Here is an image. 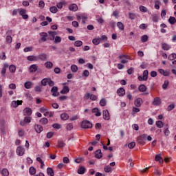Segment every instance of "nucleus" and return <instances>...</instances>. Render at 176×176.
Instances as JSON below:
<instances>
[{
    "mask_svg": "<svg viewBox=\"0 0 176 176\" xmlns=\"http://www.w3.org/2000/svg\"><path fill=\"white\" fill-rule=\"evenodd\" d=\"M82 129H91L93 127V123L91 122L85 120L81 122Z\"/></svg>",
    "mask_w": 176,
    "mask_h": 176,
    "instance_id": "1",
    "label": "nucleus"
},
{
    "mask_svg": "<svg viewBox=\"0 0 176 176\" xmlns=\"http://www.w3.org/2000/svg\"><path fill=\"white\" fill-rule=\"evenodd\" d=\"M85 100H89V98L92 101H96L97 100V96L93 95L90 93H87L84 96Z\"/></svg>",
    "mask_w": 176,
    "mask_h": 176,
    "instance_id": "2",
    "label": "nucleus"
},
{
    "mask_svg": "<svg viewBox=\"0 0 176 176\" xmlns=\"http://www.w3.org/2000/svg\"><path fill=\"white\" fill-rule=\"evenodd\" d=\"M146 137H147V135L146 134H143V135H141L140 136L138 137V144H143L145 142V141H146Z\"/></svg>",
    "mask_w": 176,
    "mask_h": 176,
    "instance_id": "3",
    "label": "nucleus"
},
{
    "mask_svg": "<svg viewBox=\"0 0 176 176\" xmlns=\"http://www.w3.org/2000/svg\"><path fill=\"white\" fill-rule=\"evenodd\" d=\"M51 93H52L53 97H58V96H60V92H58V87H52Z\"/></svg>",
    "mask_w": 176,
    "mask_h": 176,
    "instance_id": "4",
    "label": "nucleus"
},
{
    "mask_svg": "<svg viewBox=\"0 0 176 176\" xmlns=\"http://www.w3.org/2000/svg\"><path fill=\"white\" fill-rule=\"evenodd\" d=\"M39 35L41 36V42H46V41H47V39H49V38H47V36H48L47 33H46V32H41L39 34Z\"/></svg>",
    "mask_w": 176,
    "mask_h": 176,
    "instance_id": "5",
    "label": "nucleus"
},
{
    "mask_svg": "<svg viewBox=\"0 0 176 176\" xmlns=\"http://www.w3.org/2000/svg\"><path fill=\"white\" fill-rule=\"evenodd\" d=\"M26 13L27 10L24 9H21L19 11V14H21V16L24 20H27V19H28V14H26Z\"/></svg>",
    "mask_w": 176,
    "mask_h": 176,
    "instance_id": "6",
    "label": "nucleus"
},
{
    "mask_svg": "<svg viewBox=\"0 0 176 176\" xmlns=\"http://www.w3.org/2000/svg\"><path fill=\"white\" fill-rule=\"evenodd\" d=\"M24 152H25V150L21 146L16 148V153L19 156H23V155H24Z\"/></svg>",
    "mask_w": 176,
    "mask_h": 176,
    "instance_id": "7",
    "label": "nucleus"
},
{
    "mask_svg": "<svg viewBox=\"0 0 176 176\" xmlns=\"http://www.w3.org/2000/svg\"><path fill=\"white\" fill-rule=\"evenodd\" d=\"M37 58L41 61H46L47 60V55L45 53H41L37 56Z\"/></svg>",
    "mask_w": 176,
    "mask_h": 176,
    "instance_id": "8",
    "label": "nucleus"
},
{
    "mask_svg": "<svg viewBox=\"0 0 176 176\" xmlns=\"http://www.w3.org/2000/svg\"><path fill=\"white\" fill-rule=\"evenodd\" d=\"M34 130L38 134H40V133L43 131V126H42V125L36 124L34 125Z\"/></svg>",
    "mask_w": 176,
    "mask_h": 176,
    "instance_id": "9",
    "label": "nucleus"
},
{
    "mask_svg": "<svg viewBox=\"0 0 176 176\" xmlns=\"http://www.w3.org/2000/svg\"><path fill=\"white\" fill-rule=\"evenodd\" d=\"M162 104V100L160 97H156L154 98V100L153 101V105H155V107H157Z\"/></svg>",
    "mask_w": 176,
    "mask_h": 176,
    "instance_id": "10",
    "label": "nucleus"
},
{
    "mask_svg": "<svg viewBox=\"0 0 176 176\" xmlns=\"http://www.w3.org/2000/svg\"><path fill=\"white\" fill-rule=\"evenodd\" d=\"M117 94L119 96V97H123L124 94H126V90H124V88H120L117 91Z\"/></svg>",
    "mask_w": 176,
    "mask_h": 176,
    "instance_id": "11",
    "label": "nucleus"
},
{
    "mask_svg": "<svg viewBox=\"0 0 176 176\" xmlns=\"http://www.w3.org/2000/svg\"><path fill=\"white\" fill-rule=\"evenodd\" d=\"M103 119H104V120H109V119H111L108 110L103 111Z\"/></svg>",
    "mask_w": 176,
    "mask_h": 176,
    "instance_id": "12",
    "label": "nucleus"
},
{
    "mask_svg": "<svg viewBox=\"0 0 176 176\" xmlns=\"http://www.w3.org/2000/svg\"><path fill=\"white\" fill-rule=\"evenodd\" d=\"M25 116H30L32 113V109L30 108L26 107L23 111Z\"/></svg>",
    "mask_w": 176,
    "mask_h": 176,
    "instance_id": "13",
    "label": "nucleus"
},
{
    "mask_svg": "<svg viewBox=\"0 0 176 176\" xmlns=\"http://www.w3.org/2000/svg\"><path fill=\"white\" fill-rule=\"evenodd\" d=\"M21 104H23V100H14L12 102V106L14 108H17L18 105H21Z\"/></svg>",
    "mask_w": 176,
    "mask_h": 176,
    "instance_id": "14",
    "label": "nucleus"
},
{
    "mask_svg": "<svg viewBox=\"0 0 176 176\" xmlns=\"http://www.w3.org/2000/svg\"><path fill=\"white\" fill-rule=\"evenodd\" d=\"M29 71L30 73L36 72V71H38V65H30V67L29 68Z\"/></svg>",
    "mask_w": 176,
    "mask_h": 176,
    "instance_id": "15",
    "label": "nucleus"
},
{
    "mask_svg": "<svg viewBox=\"0 0 176 176\" xmlns=\"http://www.w3.org/2000/svg\"><path fill=\"white\" fill-rule=\"evenodd\" d=\"M135 107H137L138 108H140V107H141V105L142 104V99L141 98H137L135 100V102H134Z\"/></svg>",
    "mask_w": 176,
    "mask_h": 176,
    "instance_id": "16",
    "label": "nucleus"
},
{
    "mask_svg": "<svg viewBox=\"0 0 176 176\" xmlns=\"http://www.w3.org/2000/svg\"><path fill=\"white\" fill-rule=\"evenodd\" d=\"M95 157H96V159H101V157H102L101 149H98L95 152Z\"/></svg>",
    "mask_w": 176,
    "mask_h": 176,
    "instance_id": "17",
    "label": "nucleus"
},
{
    "mask_svg": "<svg viewBox=\"0 0 176 176\" xmlns=\"http://www.w3.org/2000/svg\"><path fill=\"white\" fill-rule=\"evenodd\" d=\"M69 9L72 10V12H76L78 10V6L75 3L71 4Z\"/></svg>",
    "mask_w": 176,
    "mask_h": 176,
    "instance_id": "18",
    "label": "nucleus"
},
{
    "mask_svg": "<svg viewBox=\"0 0 176 176\" xmlns=\"http://www.w3.org/2000/svg\"><path fill=\"white\" fill-rule=\"evenodd\" d=\"M77 173L78 174H85V173H86V168H85V166H80Z\"/></svg>",
    "mask_w": 176,
    "mask_h": 176,
    "instance_id": "19",
    "label": "nucleus"
},
{
    "mask_svg": "<svg viewBox=\"0 0 176 176\" xmlns=\"http://www.w3.org/2000/svg\"><path fill=\"white\" fill-rule=\"evenodd\" d=\"M65 5H67L65 1H60L56 4V6L58 9H63V6H65Z\"/></svg>",
    "mask_w": 176,
    "mask_h": 176,
    "instance_id": "20",
    "label": "nucleus"
},
{
    "mask_svg": "<svg viewBox=\"0 0 176 176\" xmlns=\"http://www.w3.org/2000/svg\"><path fill=\"white\" fill-rule=\"evenodd\" d=\"M25 89H31L32 87V82L31 81H28L24 83Z\"/></svg>",
    "mask_w": 176,
    "mask_h": 176,
    "instance_id": "21",
    "label": "nucleus"
},
{
    "mask_svg": "<svg viewBox=\"0 0 176 176\" xmlns=\"http://www.w3.org/2000/svg\"><path fill=\"white\" fill-rule=\"evenodd\" d=\"M92 112H93V113H96L95 115L97 117L101 116V112H100V111L98 110V108H94L92 109Z\"/></svg>",
    "mask_w": 176,
    "mask_h": 176,
    "instance_id": "22",
    "label": "nucleus"
},
{
    "mask_svg": "<svg viewBox=\"0 0 176 176\" xmlns=\"http://www.w3.org/2000/svg\"><path fill=\"white\" fill-rule=\"evenodd\" d=\"M29 173L31 175H35L36 173V169L34 166H31L29 169Z\"/></svg>",
    "mask_w": 176,
    "mask_h": 176,
    "instance_id": "23",
    "label": "nucleus"
},
{
    "mask_svg": "<svg viewBox=\"0 0 176 176\" xmlns=\"http://www.w3.org/2000/svg\"><path fill=\"white\" fill-rule=\"evenodd\" d=\"M28 60L29 61H38V56H28Z\"/></svg>",
    "mask_w": 176,
    "mask_h": 176,
    "instance_id": "24",
    "label": "nucleus"
},
{
    "mask_svg": "<svg viewBox=\"0 0 176 176\" xmlns=\"http://www.w3.org/2000/svg\"><path fill=\"white\" fill-rule=\"evenodd\" d=\"M61 94H67V93H69V87H64V88L60 91Z\"/></svg>",
    "mask_w": 176,
    "mask_h": 176,
    "instance_id": "25",
    "label": "nucleus"
},
{
    "mask_svg": "<svg viewBox=\"0 0 176 176\" xmlns=\"http://www.w3.org/2000/svg\"><path fill=\"white\" fill-rule=\"evenodd\" d=\"M47 173L48 175L54 176V171L53 170V168H47Z\"/></svg>",
    "mask_w": 176,
    "mask_h": 176,
    "instance_id": "26",
    "label": "nucleus"
},
{
    "mask_svg": "<svg viewBox=\"0 0 176 176\" xmlns=\"http://www.w3.org/2000/svg\"><path fill=\"white\" fill-rule=\"evenodd\" d=\"M57 146L58 148H64V146H65V142L63 140H58Z\"/></svg>",
    "mask_w": 176,
    "mask_h": 176,
    "instance_id": "27",
    "label": "nucleus"
},
{
    "mask_svg": "<svg viewBox=\"0 0 176 176\" xmlns=\"http://www.w3.org/2000/svg\"><path fill=\"white\" fill-rule=\"evenodd\" d=\"M69 118V116L67 113H63L60 115V119L63 120H67Z\"/></svg>",
    "mask_w": 176,
    "mask_h": 176,
    "instance_id": "28",
    "label": "nucleus"
},
{
    "mask_svg": "<svg viewBox=\"0 0 176 176\" xmlns=\"http://www.w3.org/2000/svg\"><path fill=\"white\" fill-rule=\"evenodd\" d=\"M155 162H160V163L164 162L163 158L162 157H160V155H157L155 156Z\"/></svg>",
    "mask_w": 176,
    "mask_h": 176,
    "instance_id": "29",
    "label": "nucleus"
},
{
    "mask_svg": "<svg viewBox=\"0 0 176 176\" xmlns=\"http://www.w3.org/2000/svg\"><path fill=\"white\" fill-rule=\"evenodd\" d=\"M117 27H118V28L121 30V31H123L124 30V25L122 22H118Z\"/></svg>",
    "mask_w": 176,
    "mask_h": 176,
    "instance_id": "30",
    "label": "nucleus"
},
{
    "mask_svg": "<svg viewBox=\"0 0 176 176\" xmlns=\"http://www.w3.org/2000/svg\"><path fill=\"white\" fill-rule=\"evenodd\" d=\"M139 91H140L142 93H143L144 91H146V86H145L144 85H140L139 86Z\"/></svg>",
    "mask_w": 176,
    "mask_h": 176,
    "instance_id": "31",
    "label": "nucleus"
},
{
    "mask_svg": "<svg viewBox=\"0 0 176 176\" xmlns=\"http://www.w3.org/2000/svg\"><path fill=\"white\" fill-rule=\"evenodd\" d=\"M162 47L163 50H170V45L167 43H162Z\"/></svg>",
    "mask_w": 176,
    "mask_h": 176,
    "instance_id": "32",
    "label": "nucleus"
},
{
    "mask_svg": "<svg viewBox=\"0 0 176 176\" xmlns=\"http://www.w3.org/2000/svg\"><path fill=\"white\" fill-rule=\"evenodd\" d=\"M168 23H170V24H172V25L175 24L176 23L175 17L170 16L168 19Z\"/></svg>",
    "mask_w": 176,
    "mask_h": 176,
    "instance_id": "33",
    "label": "nucleus"
},
{
    "mask_svg": "<svg viewBox=\"0 0 176 176\" xmlns=\"http://www.w3.org/2000/svg\"><path fill=\"white\" fill-rule=\"evenodd\" d=\"M39 122L41 124H47L49 123V120L46 118H42Z\"/></svg>",
    "mask_w": 176,
    "mask_h": 176,
    "instance_id": "34",
    "label": "nucleus"
},
{
    "mask_svg": "<svg viewBox=\"0 0 176 176\" xmlns=\"http://www.w3.org/2000/svg\"><path fill=\"white\" fill-rule=\"evenodd\" d=\"M104 173H111L112 171V167H111L110 166H106L104 168Z\"/></svg>",
    "mask_w": 176,
    "mask_h": 176,
    "instance_id": "35",
    "label": "nucleus"
},
{
    "mask_svg": "<svg viewBox=\"0 0 176 176\" xmlns=\"http://www.w3.org/2000/svg\"><path fill=\"white\" fill-rule=\"evenodd\" d=\"M160 1L159 0H156L155 1V9H157V10H159V9H160Z\"/></svg>",
    "mask_w": 176,
    "mask_h": 176,
    "instance_id": "36",
    "label": "nucleus"
},
{
    "mask_svg": "<svg viewBox=\"0 0 176 176\" xmlns=\"http://www.w3.org/2000/svg\"><path fill=\"white\" fill-rule=\"evenodd\" d=\"M100 42H101V39H100V38H94L92 40V43H94V45H100Z\"/></svg>",
    "mask_w": 176,
    "mask_h": 176,
    "instance_id": "37",
    "label": "nucleus"
},
{
    "mask_svg": "<svg viewBox=\"0 0 176 176\" xmlns=\"http://www.w3.org/2000/svg\"><path fill=\"white\" fill-rule=\"evenodd\" d=\"M155 124L158 129H162L164 126V124L162 121H157Z\"/></svg>",
    "mask_w": 176,
    "mask_h": 176,
    "instance_id": "38",
    "label": "nucleus"
},
{
    "mask_svg": "<svg viewBox=\"0 0 176 176\" xmlns=\"http://www.w3.org/2000/svg\"><path fill=\"white\" fill-rule=\"evenodd\" d=\"M45 65L48 69L53 68V63L52 62H47L45 63Z\"/></svg>",
    "mask_w": 176,
    "mask_h": 176,
    "instance_id": "39",
    "label": "nucleus"
},
{
    "mask_svg": "<svg viewBox=\"0 0 176 176\" xmlns=\"http://www.w3.org/2000/svg\"><path fill=\"white\" fill-rule=\"evenodd\" d=\"M48 82H49V78H43V79L41 80V85H42V86H47Z\"/></svg>",
    "mask_w": 176,
    "mask_h": 176,
    "instance_id": "40",
    "label": "nucleus"
},
{
    "mask_svg": "<svg viewBox=\"0 0 176 176\" xmlns=\"http://www.w3.org/2000/svg\"><path fill=\"white\" fill-rule=\"evenodd\" d=\"M50 10L51 13H57L58 12V10L57 9V7L56 6H52L50 8Z\"/></svg>",
    "mask_w": 176,
    "mask_h": 176,
    "instance_id": "41",
    "label": "nucleus"
},
{
    "mask_svg": "<svg viewBox=\"0 0 176 176\" xmlns=\"http://www.w3.org/2000/svg\"><path fill=\"white\" fill-rule=\"evenodd\" d=\"M82 45H83V42H82L80 41H76L74 43V46H76V47H80V46H82Z\"/></svg>",
    "mask_w": 176,
    "mask_h": 176,
    "instance_id": "42",
    "label": "nucleus"
},
{
    "mask_svg": "<svg viewBox=\"0 0 176 176\" xmlns=\"http://www.w3.org/2000/svg\"><path fill=\"white\" fill-rule=\"evenodd\" d=\"M152 21L154 23H157V21H159V17L157 16V14H153L152 15Z\"/></svg>",
    "mask_w": 176,
    "mask_h": 176,
    "instance_id": "43",
    "label": "nucleus"
},
{
    "mask_svg": "<svg viewBox=\"0 0 176 176\" xmlns=\"http://www.w3.org/2000/svg\"><path fill=\"white\" fill-rule=\"evenodd\" d=\"M1 174L3 176H9V170H8L6 168H3L1 171Z\"/></svg>",
    "mask_w": 176,
    "mask_h": 176,
    "instance_id": "44",
    "label": "nucleus"
},
{
    "mask_svg": "<svg viewBox=\"0 0 176 176\" xmlns=\"http://www.w3.org/2000/svg\"><path fill=\"white\" fill-rule=\"evenodd\" d=\"M100 107H105L107 105V100L104 98H102L100 101Z\"/></svg>",
    "mask_w": 176,
    "mask_h": 176,
    "instance_id": "45",
    "label": "nucleus"
},
{
    "mask_svg": "<svg viewBox=\"0 0 176 176\" xmlns=\"http://www.w3.org/2000/svg\"><path fill=\"white\" fill-rule=\"evenodd\" d=\"M129 19L131 20H135V19H137V15H135V14H134V13L130 12L129 14Z\"/></svg>",
    "mask_w": 176,
    "mask_h": 176,
    "instance_id": "46",
    "label": "nucleus"
},
{
    "mask_svg": "<svg viewBox=\"0 0 176 176\" xmlns=\"http://www.w3.org/2000/svg\"><path fill=\"white\" fill-rule=\"evenodd\" d=\"M140 12H143V13H146V12H148V8H146L145 6H140Z\"/></svg>",
    "mask_w": 176,
    "mask_h": 176,
    "instance_id": "47",
    "label": "nucleus"
},
{
    "mask_svg": "<svg viewBox=\"0 0 176 176\" xmlns=\"http://www.w3.org/2000/svg\"><path fill=\"white\" fill-rule=\"evenodd\" d=\"M72 72H78V66L76 65H72L71 66Z\"/></svg>",
    "mask_w": 176,
    "mask_h": 176,
    "instance_id": "48",
    "label": "nucleus"
},
{
    "mask_svg": "<svg viewBox=\"0 0 176 176\" xmlns=\"http://www.w3.org/2000/svg\"><path fill=\"white\" fill-rule=\"evenodd\" d=\"M148 70H144L143 72V77L144 80H148Z\"/></svg>",
    "mask_w": 176,
    "mask_h": 176,
    "instance_id": "49",
    "label": "nucleus"
},
{
    "mask_svg": "<svg viewBox=\"0 0 176 176\" xmlns=\"http://www.w3.org/2000/svg\"><path fill=\"white\" fill-rule=\"evenodd\" d=\"M9 69H10V72H16V66H14V65H11L9 67Z\"/></svg>",
    "mask_w": 176,
    "mask_h": 176,
    "instance_id": "50",
    "label": "nucleus"
},
{
    "mask_svg": "<svg viewBox=\"0 0 176 176\" xmlns=\"http://www.w3.org/2000/svg\"><path fill=\"white\" fill-rule=\"evenodd\" d=\"M168 84H169V82L168 80H165L164 81V83L162 85V89H164V90H166V89H167V87H168Z\"/></svg>",
    "mask_w": 176,
    "mask_h": 176,
    "instance_id": "51",
    "label": "nucleus"
},
{
    "mask_svg": "<svg viewBox=\"0 0 176 176\" xmlns=\"http://www.w3.org/2000/svg\"><path fill=\"white\" fill-rule=\"evenodd\" d=\"M174 108H175V105L174 104H169V105L167 107L166 110L168 111H173V109H174Z\"/></svg>",
    "mask_w": 176,
    "mask_h": 176,
    "instance_id": "52",
    "label": "nucleus"
},
{
    "mask_svg": "<svg viewBox=\"0 0 176 176\" xmlns=\"http://www.w3.org/2000/svg\"><path fill=\"white\" fill-rule=\"evenodd\" d=\"M175 58H176V54H171L168 56V60H170V61H173V60H175Z\"/></svg>",
    "mask_w": 176,
    "mask_h": 176,
    "instance_id": "53",
    "label": "nucleus"
},
{
    "mask_svg": "<svg viewBox=\"0 0 176 176\" xmlns=\"http://www.w3.org/2000/svg\"><path fill=\"white\" fill-rule=\"evenodd\" d=\"M128 147L129 148V149H133V148L135 147V142H130L128 144Z\"/></svg>",
    "mask_w": 176,
    "mask_h": 176,
    "instance_id": "54",
    "label": "nucleus"
},
{
    "mask_svg": "<svg viewBox=\"0 0 176 176\" xmlns=\"http://www.w3.org/2000/svg\"><path fill=\"white\" fill-rule=\"evenodd\" d=\"M61 42V37L56 36H55L54 43H60Z\"/></svg>",
    "mask_w": 176,
    "mask_h": 176,
    "instance_id": "55",
    "label": "nucleus"
},
{
    "mask_svg": "<svg viewBox=\"0 0 176 176\" xmlns=\"http://www.w3.org/2000/svg\"><path fill=\"white\" fill-rule=\"evenodd\" d=\"M141 41H142V42H143V43L145 42H147L148 41V36H146V35L142 36L141 38Z\"/></svg>",
    "mask_w": 176,
    "mask_h": 176,
    "instance_id": "56",
    "label": "nucleus"
},
{
    "mask_svg": "<svg viewBox=\"0 0 176 176\" xmlns=\"http://www.w3.org/2000/svg\"><path fill=\"white\" fill-rule=\"evenodd\" d=\"M13 41V38L10 36H6V42L8 43H12V41Z\"/></svg>",
    "mask_w": 176,
    "mask_h": 176,
    "instance_id": "57",
    "label": "nucleus"
},
{
    "mask_svg": "<svg viewBox=\"0 0 176 176\" xmlns=\"http://www.w3.org/2000/svg\"><path fill=\"white\" fill-rule=\"evenodd\" d=\"M109 25H110V27H111V28H115V27H116V22H115L113 21H111L109 22Z\"/></svg>",
    "mask_w": 176,
    "mask_h": 176,
    "instance_id": "58",
    "label": "nucleus"
},
{
    "mask_svg": "<svg viewBox=\"0 0 176 176\" xmlns=\"http://www.w3.org/2000/svg\"><path fill=\"white\" fill-rule=\"evenodd\" d=\"M34 90L35 91H37L38 93H41V91H42V88L41 87V86L37 85L34 87Z\"/></svg>",
    "mask_w": 176,
    "mask_h": 176,
    "instance_id": "59",
    "label": "nucleus"
},
{
    "mask_svg": "<svg viewBox=\"0 0 176 176\" xmlns=\"http://www.w3.org/2000/svg\"><path fill=\"white\" fill-rule=\"evenodd\" d=\"M52 127L54 129H57V130H59V129H61V125H60V124H52Z\"/></svg>",
    "mask_w": 176,
    "mask_h": 176,
    "instance_id": "60",
    "label": "nucleus"
},
{
    "mask_svg": "<svg viewBox=\"0 0 176 176\" xmlns=\"http://www.w3.org/2000/svg\"><path fill=\"white\" fill-rule=\"evenodd\" d=\"M23 52H32V47H25L24 50H23Z\"/></svg>",
    "mask_w": 176,
    "mask_h": 176,
    "instance_id": "61",
    "label": "nucleus"
},
{
    "mask_svg": "<svg viewBox=\"0 0 176 176\" xmlns=\"http://www.w3.org/2000/svg\"><path fill=\"white\" fill-rule=\"evenodd\" d=\"M53 135H54V133H53V132H48L47 133V138L50 139V138H52V137H53Z\"/></svg>",
    "mask_w": 176,
    "mask_h": 176,
    "instance_id": "62",
    "label": "nucleus"
},
{
    "mask_svg": "<svg viewBox=\"0 0 176 176\" xmlns=\"http://www.w3.org/2000/svg\"><path fill=\"white\" fill-rule=\"evenodd\" d=\"M54 85V82L52 79L48 78V85L52 87Z\"/></svg>",
    "mask_w": 176,
    "mask_h": 176,
    "instance_id": "63",
    "label": "nucleus"
},
{
    "mask_svg": "<svg viewBox=\"0 0 176 176\" xmlns=\"http://www.w3.org/2000/svg\"><path fill=\"white\" fill-rule=\"evenodd\" d=\"M97 21L99 23V24H104V19L102 17L98 18Z\"/></svg>",
    "mask_w": 176,
    "mask_h": 176,
    "instance_id": "64",
    "label": "nucleus"
}]
</instances>
